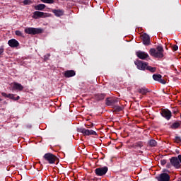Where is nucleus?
Returning <instances> with one entry per match:
<instances>
[{
    "label": "nucleus",
    "mask_w": 181,
    "mask_h": 181,
    "mask_svg": "<svg viewBox=\"0 0 181 181\" xmlns=\"http://www.w3.org/2000/svg\"><path fill=\"white\" fill-rule=\"evenodd\" d=\"M163 52H165L163 47H162V45H158L156 47V49L151 48L149 50V54L156 59H163L164 56Z\"/></svg>",
    "instance_id": "f257e3e1"
},
{
    "label": "nucleus",
    "mask_w": 181,
    "mask_h": 181,
    "mask_svg": "<svg viewBox=\"0 0 181 181\" xmlns=\"http://www.w3.org/2000/svg\"><path fill=\"white\" fill-rule=\"evenodd\" d=\"M43 159L49 163V165H53L54 163H59V158L51 153H47L44 155Z\"/></svg>",
    "instance_id": "f03ea898"
},
{
    "label": "nucleus",
    "mask_w": 181,
    "mask_h": 181,
    "mask_svg": "<svg viewBox=\"0 0 181 181\" xmlns=\"http://www.w3.org/2000/svg\"><path fill=\"white\" fill-rule=\"evenodd\" d=\"M25 33L27 35H40V33H43V30L42 28H26L24 30Z\"/></svg>",
    "instance_id": "7ed1b4c3"
},
{
    "label": "nucleus",
    "mask_w": 181,
    "mask_h": 181,
    "mask_svg": "<svg viewBox=\"0 0 181 181\" xmlns=\"http://www.w3.org/2000/svg\"><path fill=\"white\" fill-rule=\"evenodd\" d=\"M134 64L136 66L139 70L145 71L146 70V67L147 66H148L149 64L144 61L137 60L134 62Z\"/></svg>",
    "instance_id": "20e7f679"
},
{
    "label": "nucleus",
    "mask_w": 181,
    "mask_h": 181,
    "mask_svg": "<svg viewBox=\"0 0 181 181\" xmlns=\"http://www.w3.org/2000/svg\"><path fill=\"white\" fill-rule=\"evenodd\" d=\"M107 172H108V167L107 166L98 168L95 170L96 176H105V175H107Z\"/></svg>",
    "instance_id": "39448f33"
},
{
    "label": "nucleus",
    "mask_w": 181,
    "mask_h": 181,
    "mask_svg": "<svg viewBox=\"0 0 181 181\" xmlns=\"http://www.w3.org/2000/svg\"><path fill=\"white\" fill-rule=\"evenodd\" d=\"M78 132H81L83 135H97V132L94 130H88L87 129H84L83 127L77 129Z\"/></svg>",
    "instance_id": "423d86ee"
},
{
    "label": "nucleus",
    "mask_w": 181,
    "mask_h": 181,
    "mask_svg": "<svg viewBox=\"0 0 181 181\" xmlns=\"http://www.w3.org/2000/svg\"><path fill=\"white\" fill-rule=\"evenodd\" d=\"M170 163H171L172 166H174L176 169H180L181 167L178 157H172L170 158Z\"/></svg>",
    "instance_id": "0eeeda50"
},
{
    "label": "nucleus",
    "mask_w": 181,
    "mask_h": 181,
    "mask_svg": "<svg viewBox=\"0 0 181 181\" xmlns=\"http://www.w3.org/2000/svg\"><path fill=\"white\" fill-rule=\"evenodd\" d=\"M158 181H170V175L166 173H163L156 177Z\"/></svg>",
    "instance_id": "6e6552de"
},
{
    "label": "nucleus",
    "mask_w": 181,
    "mask_h": 181,
    "mask_svg": "<svg viewBox=\"0 0 181 181\" xmlns=\"http://www.w3.org/2000/svg\"><path fill=\"white\" fill-rule=\"evenodd\" d=\"M117 103H118V99L117 98H107L106 99V105L112 107V108L115 106V104H117Z\"/></svg>",
    "instance_id": "1a4fd4ad"
},
{
    "label": "nucleus",
    "mask_w": 181,
    "mask_h": 181,
    "mask_svg": "<svg viewBox=\"0 0 181 181\" xmlns=\"http://www.w3.org/2000/svg\"><path fill=\"white\" fill-rule=\"evenodd\" d=\"M1 95L3 97H5L6 98H10V100H13V101H18V100H21L20 96H17L16 98L15 97V94H6L5 92L1 93Z\"/></svg>",
    "instance_id": "9d476101"
},
{
    "label": "nucleus",
    "mask_w": 181,
    "mask_h": 181,
    "mask_svg": "<svg viewBox=\"0 0 181 181\" xmlns=\"http://www.w3.org/2000/svg\"><path fill=\"white\" fill-rule=\"evenodd\" d=\"M33 19H39V18H47V13L42 11H35L33 16Z\"/></svg>",
    "instance_id": "9b49d317"
},
{
    "label": "nucleus",
    "mask_w": 181,
    "mask_h": 181,
    "mask_svg": "<svg viewBox=\"0 0 181 181\" xmlns=\"http://www.w3.org/2000/svg\"><path fill=\"white\" fill-rule=\"evenodd\" d=\"M141 39L143 40V45H145V46H149L151 45V37L148 34H143Z\"/></svg>",
    "instance_id": "f8f14e48"
},
{
    "label": "nucleus",
    "mask_w": 181,
    "mask_h": 181,
    "mask_svg": "<svg viewBox=\"0 0 181 181\" xmlns=\"http://www.w3.org/2000/svg\"><path fill=\"white\" fill-rule=\"evenodd\" d=\"M136 56H137V57L141 60H145V59H148V57H149V54H148V53L142 51L136 52Z\"/></svg>",
    "instance_id": "ddd939ff"
},
{
    "label": "nucleus",
    "mask_w": 181,
    "mask_h": 181,
    "mask_svg": "<svg viewBox=\"0 0 181 181\" xmlns=\"http://www.w3.org/2000/svg\"><path fill=\"white\" fill-rule=\"evenodd\" d=\"M161 115L165 118V119L169 120L170 118H172V112H170L169 110H163L161 111Z\"/></svg>",
    "instance_id": "4468645a"
},
{
    "label": "nucleus",
    "mask_w": 181,
    "mask_h": 181,
    "mask_svg": "<svg viewBox=\"0 0 181 181\" xmlns=\"http://www.w3.org/2000/svg\"><path fill=\"white\" fill-rule=\"evenodd\" d=\"M153 79L155 81H158V83H160L161 84H166V81L162 79V75L160 74H153Z\"/></svg>",
    "instance_id": "2eb2a0df"
},
{
    "label": "nucleus",
    "mask_w": 181,
    "mask_h": 181,
    "mask_svg": "<svg viewBox=\"0 0 181 181\" xmlns=\"http://www.w3.org/2000/svg\"><path fill=\"white\" fill-rule=\"evenodd\" d=\"M64 76L66 78H70V77H74V76H76V71L67 70L64 72Z\"/></svg>",
    "instance_id": "dca6fc26"
},
{
    "label": "nucleus",
    "mask_w": 181,
    "mask_h": 181,
    "mask_svg": "<svg viewBox=\"0 0 181 181\" xmlns=\"http://www.w3.org/2000/svg\"><path fill=\"white\" fill-rule=\"evenodd\" d=\"M137 91L139 94H141V95H146L147 93H151V90H149V89L145 86L139 88Z\"/></svg>",
    "instance_id": "f3484780"
},
{
    "label": "nucleus",
    "mask_w": 181,
    "mask_h": 181,
    "mask_svg": "<svg viewBox=\"0 0 181 181\" xmlns=\"http://www.w3.org/2000/svg\"><path fill=\"white\" fill-rule=\"evenodd\" d=\"M8 45L10 47H18L19 46V42L16 39H11L8 41Z\"/></svg>",
    "instance_id": "a211bd4d"
},
{
    "label": "nucleus",
    "mask_w": 181,
    "mask_h": 181,
    "mask_svg": "<svg viewBox=\"0 0 181 181\" xmlns=\"http://www.w3.org/2000/svg\"><path fill=\"white\" fill-rule=\"evenodd\" d=\"M105 98V93H98L95 95V100L96 101H102V100H104Z\"/></svg>",
    "instance_id": "6ab92c4d"
},
{
    "label": "nucleus",
    "mask_w": 181,
    "mask_h": 181,
    "mask_svg": "<svg viewBox=\"0 0 181 181\" xmlns=\"http://www.w3.org/2000/svg\"><path fill=\"white\" fill-rule=\"evenodd\" d=\"M52 12L54 13V15H55V16H63V11L60 10V9H52Z\"/></svg>",
    "instance_id": "aec40b11"
},
{
    "label": "nucleus",
    "mask_w": 181,
    "mask_h": 181,
    "mask_svg": "<svg viewBox=\"0 0 181 181\" xmlns=\"http://www.w3.org/2000/svg\"><path fill=\"white\" fill-rule=\"evenodd\" d=\"M13 88L14 90H18L19 91H22L23 90V86H22V84L18 83H14L13 86Z\"/></svg>",
    "instance_id": "412c9836"
},
{
    "label": "nucleus",
    "mask_w": 181,
    "mask_h": 181,
    "mask_svg": "<svg viewBox=\"0 0 181 181\" xmlns=\"http://www.w3.org/2000/svg\"><path fill=\"white\" fill-rule=\"evenodd\" d=\"M144 146V142L143 141H138L134 143L132 146V148H134V149H136L138 148H142Z\"/></svg>",
    "instance_id": "4be33fe9"
},
{
    "label": "nucleus",
    "mask_w": 181,
    "mask_h": 181,
    "mask_svg": "<svg viewBox=\"0 0 181 181\" xmlns=\"http://www.w3.org/2000/svg\"><path fill=\"white\" fill-rule=\"evenodd\" d=\"M181 122H175L172 124L170 126L171 129H177V128H180Z\"/></svg>",
    "instance_id": "5701e85b"
},
{
    "label": "nucleus",
    "mask_w": 181,
    "mask_h": 181,
    "mask_svg": "<svg viewBox=\"0 0 181 181\" xmlns=\"http://www.w3.org/2000/svg\"><path fill=\"white\" fill-rule=\"evenodd\" d=\"M46 8V5L45 4H38L34 7L35 11H43Z\"/></svg>",
    "instance_id": "b1692460"
},
{
    "label": "nucleus",
    "mask_w": 181,
    "mask_h": 181,
    "mask_svg": "<svg viewBox=\"0 0 181 181\" xmlns=\"http://www.w3.org/2000/svg\"><path fill=\"white\" fill-rule=\"evenodd\" d=\"M113 112H120V111H122L123 107L119 105H115L113 107Z\"/></svg>",
    "instance_id": "393cba45"
},
{
    "label": "nucleus",
    "mask_w": 181,
    "mask_h": 181,
    "mask_svg": "<svg viewBox=\"0 0 181 181\" xmlns=\"http://www.w3.org/2000/svg\"><path fill=\"white\" fill-rule=\"evenodd\" d=\"M148 145L151 147V148H153L155 146H156V145H158V142H156L155 141V139H151L148 141Z\"/></svg>",
    "instance_id": "a878e982"
},
{
    "label": "nucleus",
    "mask_w": 181,
    "mask_h": 181,
    "mask_svg": "<svg viewBox=\"0 0 181 181\" xmlns=\"http://www.w3.org/2000/svg\"><path fill=\"white\" fill-rule=\"evenodd\" d=\"M146 70H148L151 73H156V67H152L151 66L147 65V66H146Z\"/></svg>",
    "instance_id": "bb28decb"
},
{
    "label": "nucleus",
    "mask_w": 181,
    "mask_h": 181,
    "mask_svg": "<svg viewBox=\"0 0 181 181\" xmlns=\"http://www.w3.org/2000/svg\"><path fill=\"white\" fill-rule=\"evenodd\" d=\"M173 141L175 144H181V137L179 136H175Z\"/></svg>",
    "instance_id": "cd10ccee"
},
{
    "label": "nucleus",
    "mask_w": 181,
    "mask_h": 181,
    "mask_svg": "<svg viewBox=\"0 0 181 181\" xmlns=\"http://www.w3.org/2000/svg\"><path fill=\"white\" fill-rule=\"evenodd\" d=\"M44 4H54V0H40Z\"/></svg>",
    "instance_id": "c85d7f7f"
},
{
    "label": "nucleus",
    "mask_w": 181,
    "mask_h": 181,
    "mask_svg": "<svg viewBox=\"0 0 181 181\" xmlns=\"http://www.w3.org/2000/svg\"><path fill=\"white\" fill-rule=\"evenodd\" d=\"M23 4L25 5H30V4H32V0H24Z\"/></svg>",
    "instance_id": "c756f323"
},
{
    "label": "nucleus",
    "mask_w": 181,
    "mask_h": 181,
    "mask_svg": "<svg viewBox=\"0 0 181 181\" xmlns=\"http://www.w3.org/2000/svg\"><path fill=\"white\" fill-rule=\"evenodd\" d=\"M15 33L16 36H21V37L23 36V33H22V32L19 30H16Z\"/></svg>",
    "instance_id": "7c9ffc66"
},
{
    "label": "nucleus",
    "mask_w": 181,
    "mask_h": 181,
    "mask_svg": "<svg viewBox=\"0 0 181 181\" xmlns=\"http://www.w3.org/2000/svg\"><path fill=\"white\" fill-rule=\"evenodd\" d=\"M160 164L162 165V166H165V165H166V160H165V159L161 160Z\"/></svg>",
    "instance_id": "2f4dec72"
},
{
    "label": "nucleus",
    "mask_w": 181,
    "mask_h": 181,
    "mask_svg": "<svg viewBox=\"0 0 181 181\" xmlns=\"http://www.w3.org/2000/svg\"><path fill=\"white\" fill-rule=\"evenodd\" d=\"M178 49H179V47H178L177 45H174V46L173 47V50L174 52H176L177 50H178Z\"/></svg>",
    "instance_id": "473e14b6"
},
{
    "label": "nucleus",
    "mask_w": 181,
    "mask_h": 181,
    "mask_svg": "<svg viewBox=\"0 0 181 181\" xmlns=\"http://www.w3.org/2000/svg\"><path fill=\"white\" fill-rule=\"evenodd\" d=\"M170 165H172L170 163H168L166 168H168V169H170Z\"/></svg>",
    "instance_id": "72a5a7b5"
},
{
    "label": "nucleus",
    "mask_w": 181,
    "mask_h": 181,
    "mask_svg": "<svg viewBox=\"0 0 181 181\" xmlns=\"http://www.w3.org/2000/svg\"><path fill=\"white\" fill-rule=\"evenodd\" d=\"M27 127L28 128H32V125H28Z\"/></svg>",
    "instance_id": "f704fd0d"
},
{
    "label": "nucleus",
    "mask_w": 181,
    "mask_h": 181,
    "mask_svg": "<svg viewBox=\"0 0 181 181\" xmlns=\"http://www.w3.org/2000/svg\"><path fill=\"white\" fill-rule=\"evenodd\" d=\"M0 101H2V99L0 98Z\"/></svg>",
    "instance_id": "c9c22d12"
},
{
    "label": "nucleus",
    "mask_w": 181,
    "mask_h": 181,
    "mask_svg": "<svg viewBox=\"0 0 181 181\" xmlns=\"http://www.w3.org/2000/svg\"><path fill=\"white\" fill-rule=\"evenodd\" d=\"M180 181H181V177H180Z\"/></svg>",
    "instance_id": "e433bc0d"
}]
</instances>
